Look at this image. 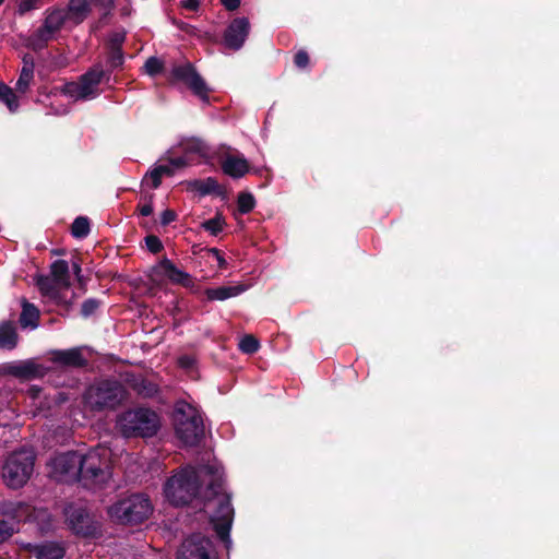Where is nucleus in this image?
I'll return each instance as SVG.
<instances>
[{"label":"nucleus","mask_w":559,"mask_h":559,"mask_svg":"<svg viewBox=\"0 0 559 559\" xmlns=\"http://www.w3.org/2000/svg\"><path fill=\"white\" fill-rule=\"evenodd\" d=\"M223 473L219 467L206 465L199 468L187 466L176 473L165 484V496L167 500L175 506L189 503L199 492L201 484L209 483V490L213 498L209 499L205 507L210 510L213 506L217 507L211 521L217 536L229 544V531L234 516V509L230 499L222 489Z\"/></svg>","instance_id":"1"},{"label":"nucleus","mask_w":559,"mask_h":559,"mask_svg":"<svg viewBox=\"0 0 559 559\" xmlns=\"http://www.w3.org/2000/svg\"><path fill=\"white\" fill-rule=\"evenodd\" d=\"M127 399L126 388L119 381L104 380L91 384L83 394L85 412L98 413L118 407Z\"/></svg>","instance_id":"2"},{"label":"nucleus","mask_w":559,"mask_h":559,"mask_svg":"<svg viewBox=\"0 0 559 559\" xmlns=\"http://www.w3.org/2000/svg\"><path fill=\"white\" fill-rule=\"evenodd\" d=\"M109 451L105 448L92 449L80 454L79 480L87 488H95L110 479Z\"/></svg>","instance_id":"3"},{"label":"nucleus","mask_w":559,"mask_h":559,"mask_svg":"<svg viewBox=\"0 0 559 559\" xmlns=\"http://www.w3.org/2000/svg\"><path fill=\"white\" fill-rule=\"evenodd\" d=\"M116 427L127 438L151 437L159 428V418L155 412L148 408H133L118 416Z\"/></svg>","instance_id":"4"},{"label":"nucleus","mask_w":559,"mask_h":559,"mask_svg":"<svg viewBox=\"0 0 559 559\" xmlns=\"http://www.w3.org/2000/svg\"><path fill=\"white\" fill-rule=\"evenodd\" d=\"M174 425L177 437L186 445L198 444L204 435L200 412L185 401H179L175 406Z\"/></svg>","instance_id":"5"},{"label":"nucleus","mask_w":559,"mask_h":559,"mask_svg":"<svg viewBox=\"0 0 559 559\" xmlns=\"http://www.w3.org/2000/svg\"><path fill=\"white\" fill-rule=\"evenodd\" d=\"M153 512L151 500L141 493L123 498L108 508L109 516L122 524H138L147 520Z\"/></svg>","instance_id":"6"},{"label":"nucleus","mask_w":559,"mask_h":559,"mask_svg":"<svg viewBox=\"0 0 559 559\" xmlns=\"http://www.w3.org/2000/svg\"><path fill=\"white\" fill-rule=\"evenodd\" d=\"M41 294L58 305H69L66 294L70 287L69 265L64 260L51 264L50 276L40 277L37 282Z\"/></svg>","instance_id":"7"},{"label":"nucleus","mask_w":559,"mask_h":559,"mask_svg":"<svg viewBox=\"0 0 559 559\" xmlns=\"http://www.w3.org/2000/svg\"><path fill=\"white\" fill-rule=\"evenodd\" d=\"M35 456L32 451L20 450L11 453L2 468L4 483L11 488H20L29 479L34 468Z\"/></svg>","instance_id":"8"},{"label":"nucleus","mask_w":559,"mask_h":559,"mask_svg":"<svg viewBox=\"0 0 559 559\" xmlns=\"http://www.w3.org/2000/svg\"><path fill=\"white\" fill-rule=\"evenodd\" d=\"M104 78V70L99 67L91 69L79 81L64 84L62 92L74 100H88L99 95V84Z\"/></svg>","instance_id":"9"},{"label":"nucleus","mask_w":559,"mask_h":559,"mask_svg":"<svg viewBox=\"0 0 559 559\" xmlns=\"http://www.w3.org/2000/svg\"><path fill=\"white\" fill-rule=\"evenodd\" d=\"M171 74L175 80L183 82L202 102H209L212 90L190 62L175 66Z\"/></svg>","instance_id":"10"},{"label":"nucleus","mask_w":559,"mask_h":559,"mask_svg":"<svg viewBox=\"0 0 559 559\" xmlns=\"http://www.w3.org/2000/svg\"><path fill=\"white\" fill-rule=\"evenodd\" d=\"M50 474L60 481L79 480L80 453L67 452L57 454L50 461Z\"/></svg>","instance_id":"11"},{"label":"nucleus","mask_w":559,"mask_h":559,"mask_svg":"<svg viewBox=\"0 0 559 559\" xmlns=\"http://www.w3.org/2000/svg\"><path fill=\"white\" fill-rule=\"evenodd\" d=\"M211 540L201 534H194L182 542L177 559H211Z\"/></svg>","instance_id":"12"},{"label":"nucleus","mask_w":559,"mask_h":559,"mask_svg":"<svg viewBox=\"0 0 559 559\" xmlns=\"http://www.w3.org/2000/svg\"><path fill=\"white\" fill-rule=\"evenodd\" d=\"M250 31V23L246 17H237L228 25L224 34L226 47L238 50L242 47Z\"/></svg>","instance_id":"13"},{"label":"nucleus","mask_w":559,"mask_h":559,"mask_svg":"<svg viewBox=\"0 0 559 559\" xmlns=\"http://www.w3.org/2000/svg\"><path fill=\"white\" fill-rule=\"evenodd\" d=\"M66 516L70 528L76 534L87 536L94 532L92 519L84 508L69 506Z\"/></svg>","instance_id":"14"},{"label":"nucleus","mask_w":559,"mask_h":559,"mask_svg":"<svg viewBox=\"0 0 559 559\" xmlns=\"http://www.w3.org/2000/svg\"><path fill=\"white\" fill-rule=\"evenodd\" d=\"M5 373L12 374L22 379H33L44 376V367L34 364L33 361L10 362L3 366Z\"/></svg>","instance_id":"15"},{"label":"nucleus","mask_w":559,"mask_h":559,"mask_svg":"<svg viewBox=\"0 0 559 559\" xmlns=\"http://www.w3.org/2000/svg\"><path fill=\"white\" fill-rule=\"evenodd\" d=\"M183 154L192 163L194 160H207L211 158L209 146L200 139L191 138L180 143Z\"/></svg>","instance_id":"16"},{"label":"nucleus","mask_w":559,"mask_h":559,"mask_svg":"<svg viewBox=\"0 0 559 559\" xmlns=\"http://www.w3.org/2000/svg\"><path fill=\"white\" fill-rule=\"evenodd\" d=\"M25 548L32 556L37 559H62L64 556V548L53 542H46L41 544H27Z\"/></svg>","instance_id":"17"},{"label":"nucleus","mask_w":559,"mask_h":559,"mask_svg":"<svg viewBox=\"0 0 559 559\" xmlns=\"http://www.w3.org/2000/svg\"><path fill=\"white\" fill-rule=\"evenodd\" d=\"M158 267L163 270V272L167 275L170 282L175 284H180L186 288L194 289L195 283L190 274L187 272L179 270L176 265L168 259H164L160 261Z\"/></svg>","instance_id":"18"},{"label":"nucleus","mask_w":559,"mask_h":559,"mask_svg":"<svg viewBox=\"0 0 559 559\" xmlns=\"http://www.w3.org/2000/svg\"><path fill=\"white\" fill-rule=\"evenodd\" d=\"M222 169L233 178H241L249 171V164L241 155H227L222 162Z\"/></svg>","instance_id":"19"},{"label":"nucleus","mask_w":559,"mask_h":559,"mask_svg":"<svg viewBox=\"0 0 559 559\" xmlns=\"http://www.w3.org/2000/svg\"><path fill=\"white\" fill-rule=\"evenodd\" d=\"M52 361L68 367H82L86 365L80 348H71L67 350H55L52 353Z\"/></svg>","instance_id":"20"},{"label":"nucleus","mask_w":559,"mask_h":559,"mask_svg":"<svg viewBox=\"0 0 559 559\" xmlns=\"http://www.w3.org/2000/svg\"><path fill=\"white\" fill-rule=\"evenodd\" d=\"M248 289V286L245 284H238L234 286H222L217 288H207L205 289V296L207 300H226L231 297H236Z\"/></svg>","instance_id":"21"},{"label":"nucleus","mask_w":559,"mask_h":559,"mask_svg":"<svg viewBox=\"0 0 559 559\" xmlns=\"http://www.w3.org/2000/svg\"><path fill=\"white\" fill-rule=\"evenodd\" d=\"M90 12V0H70L66 14L74 23H81L87 17Z\"/></svg>","instance_id":"22"},{"label":"nucleus","mask_w":559,"mask_h":559,"mask_svg":"<svg viewBox=\"0 0 559 559\" xmlns=\"http://www.w3.org/2000/svg\"><path fill=\"white\" fill-rule=\"evenodd\" d=\"M33 78H34V63L32 60L28 61L25 57L24 66L21 70L20 76L16 82V86H15L16 91L19 93L24 94L28 90L29 84L33 81Z\"/></svg>","instance_id":"23"},{"label":"nucleus","mask_w":559,"mask_h":559,"mask_svg":"<svg viewBox=\"0 0 559 559\" xmlns=\"http://www.w3.org/2000/svg\"><path fill=\"white\" fill-rule=\"evenodd\" d=\"M55 34L56 33H53L50 28H47V25L44 24L31 36L29 46L34 50H39L55 37Z\"/></svg>","instance_id":"24"},{"label":"nucleus","mask_w":559,"mask_h":559,"mask_svg":"<svg viewBox=\"0 0 559 559\" xmlns=\"http://www.w3.org/2000/svg\"><path fill=\"white\" fill-rule=\"evenodd\" d=\"M22 306H23V310H22L21 318H20L21 325L23 328H27V326L36 328L37 321L39 318L38 309L34 305H32L27 301H23Z\"/></svg>","instance_id":"25"},{"label":"nucleus","mask_w":559,"mask_h":559,"mask_svg":"<svg viewBox=\"0 0 559 559\" xmlns=\"http://www.w3.org/2000/svg\"><path fill=\"white\" fill-rule=\"evenodd\" d=\"M17 335L13 324L4 322L0 324V347L12 349L16 345Z\"/></svg>","instance_id":"26"},{"label":"nucleus","mask_w":559,"mask_h":559,"mask_svg":"<svg viewBox=\"0 0 559 559\" xmlns=\"http://www.w3.org/2000/svg\"><path fill=\"white\" fill-rule=\"evenodd\" d=\"M190 187L193 190L200 192L202 195L215 192L219 188L217 181L212 177H209L204 180H194L190 182Z\"/></svg>","instance_id":"27"},{"label":"nucleus","mask_w":559,"mask_h":559,"mask_svg":"<svg viewBox=\"0 0 559 559\" xmlns=\"http://www.w3.org/2000/svg\"><path fill=\"white\" fill-rule=\"evenodd\" d=\"M66 19H68L66 11L53 10L47 15L44 24H46L47 28H50L53 33H57L63 25Z\"/></svg>","instance_id":"28"},{"label":"nucleus","mask_w":559,"mask_h":559,"mask_svg":"<svg viewBox=\"0 0 559 559\" xmlns=\"http://www.w3.org/2000/svg\"><path fill=\"white\" fill-rule=\"evenodd\" d=\"M0 102H3L10 111H15L19 107L15 93L11 87L3 83H0Z\"/></svg>","instance_id":"29"},{"label":"nucleus","mask_w":559,"mask_h":559,"mask_svg":"<svg viewBox=\"0 0 559 559\" xmlns=\"http://www.w3.org/2000/svg\"><path fill=\"white\" fill-rule=\"evenodd\" d=\"M224 226L225 219L219 213H217L213 218L207 219L201 224V227L213 236H216L218 233H221Z\"/></svg>","instance_id":"30"},{"label":"nucleus","mask_w":559,"mask_h":559,"mask_svg":"<svg viewBox=\"0 0 559 559\" xmlns=\"http://www.w3.org/2000/svg\"><path fill=\"white\" fill-rule=\"evenodd\" d=\"M237 204L239 212L246 214L254 209L255 200L251 193L241 192L238 195Z\"/></svg>","instance_id":"31"},{"label":"nucleus","mask_w":559,"mask_h":559,"mask_svg":"<svg viewBox=\"0 0 559 559\" xmlns=\"http://www.w3.org/2000/svg\"><path fill=\"white\" fill-rule=\"evenodd\" d=\"M90 233V223L86 217H78L72 224V235L76 238H84Z\"/></svg>","instance_id":"32"},{"label":"nucleus","mask_w":559,"mask_h":559,"mask_svg":"<svg viewBox=\"0 0 559 559\" xmlns=\"http://www.w3.org/2000/svg\"><path fill=\"white\" fill-rule=\"evenodd\" d=\"M259 347L258 340L252 335H246L239 342V349L245 354H253L258 352Z\"/></svg>","instance_id":"33"},{"label":"nucleus","mask_w":559,"mask_h":559,"mask_svg":"<svg viewBox=\"0 0 559 559\" xmlns=\"http://www.w3.org/2000/svg\"><path fill=\"white\" fill-rule=\"evenodd\" d=\"M16 531V525L11 521H0V544L10 538Z\"/></svg>","instance_id":"34"},{"label":"nucleus","mask_w":559,"mask_h":559,"mask_svg":"<svg viewBox=\"0 0 559 559\" xmlns=\"http://www.w3.org/2000/svg\"><path fill=\"white\" fill-rule=\"evenodd\" d=\"M144 67L148 74L154 75L162 70V62L157 58L151 57L145 62Z\"/></svg>","instance_id":"35"},{"label":"nucleus","mask_w":559,"mask_h":559,"mask_svg":"<svg viewBox=\"0 0 559 559\" xmlns=\"http://www.w3.org/2000/svg\"><path fill=\"white\" fill-rule=\"evenodd\" d=\"M145 243H146L147 249L153 253L159 252L163 248V245H162L160 240L158 239V237L153 236V235H150L145 238Z\"/></svg>","instance_id":"36"},{"label":"nucleus","mask_w":559,"mask_h":559,"mask_svg":"<svg viewBox=\"0 0 559 559\" xmlns=\"http://www.w3.org/2000/svg\"><path fill=\"white\" fill-rule=\"evenodd\" d=\"M162 175L154 167L145 177V181L146 183H148V181H151V186L152 188L156 189L159 187L160 185V181H162Z\"/></svg>","instance_id":"37"},{"label":"nucleus","mask_w":559,"mask_h":559,"mask_svg":"<svg viewBox=\"0 0 559 559\" xmlns=\"http://www.w3.org/2000/svg\"><path fill=\"white\" fill-rule=\"evenodd\" d=\"M191 163L188 157L183 154L181 157L168 158V164L175 171L176 169L182 168Z\"/></svg>","instance_id":"38"},{"label":"nucleus","mask_w":559,"mask_h":559,"mask_svg":"<svg viewBox=\"0 0 559 559\" xmlns=\"http://www.w3.org/2000/svg\"><path fill=\"white\" fill-rule=\"evenodd\" d=\"M98 301L95 299H87L82 305V313L84 317L91 316L97 308Z\"/></svg>","instance_id":"39"},{"label":"nucleus","mask_w":559,"mask_h":559,"mask_svg":"<svg viewBox=\"0 0 559 559\" xmlns=\"http://www.w3.org/2000/svg\"><path fill=\"white\" fill-rule=\"evenodd\" d=\"M309 63V56L306 51L300 50L295 56V64L298 68H306Z\"/></svg>","instance_id":"40"},{"label":"nucleus","mask_w":559,"mask_h":559,"mask_svg":"<svg viewBox=\"0 0 559 559\" xmlns=\"http://www.w3.org/2000/svg\"><path fill=\"white\" fill-rule=\"evenodd\" d=\"M176 218V214L171 210H166L163 212L160 221L163 225H168L169 223L174 222Z\"/></svg>","instance_id":"41"},{"label":"nucleus","mask_w":559,"mask_h":559,"mask_svg":"<svg viewBox=\"0 0 559 559\" xmlns=\"http://www.w3.org/2000/svg\"><path fill=\"white\" fill-rule=\"evenodd\" d=\"M155 168L160 173L162 176H171L174 174V170L169 164L157 165Z\"/></svg>","instance_id":"42"},{"label":"nucleus","mask_w":559,"mask_h":559,"mask_svg":"<svg viewBox=\"0 0 559 559\" xmlns=\"http://www.w3.org/2000/svg\"><path fill=\"white\" fill-rule=\"evenodd\" d=\"M223 5L227 9V10H236L239 4H240V0H221Z\"/></svg>","instance_id":"43"},{"label":"nucleus","mask_w":559,"mask_h":559,"mask_svg":"<svg viewBox=\"0 0 559 559\" xmlns=\"http://www.w3.org/2000/svg\"><path fill=\"white\" fill-rule=\"evenodd\" d=\"M211 252L215 255L218 266H219L221 269L226 267L227 262H226V260L222 257V254L219 253V251H218L217 249H212V250H211Z\"/></svg>","instance_id":"44"},{"label":"nucleus","mask_w":559,"mask_h":559,"mask_svg":"<svg viewBox=\"0 0 559 559\" xmlns=\"http://www.w3.org/2000/svg\"><path fill=\"white\" fill-rule=\"evenodd\" d=\"M139 211L142 216H150L153 213V206L151 203H146L141 205Z\"/></svg>","instance_id":"45"},{"label":"nucleus","mask_w":559,"mask_h":559,"mask_svg":"<svg viewBox=\"0 0 559 559\" xmlns=\"http://www.w3.org/2000/svg\"><path fill=\"white\" fill-rule=\"evenodd\" d=\"M95 2L105 10H110L114 7V0H95Z\"/></svg>","instance_id":"46"},{"label":"nucleus","mask_w":559,"mask_h":559,"mask_svg":"<svg viewBox=\"0 0 559 559\" xmlns=\"http://www.w3.org/2000/svg\"><path fill=\"white\" fill-rule=\"evenodd\" d=\"M112 62L115 66H118L122 62V55L120 50H116L114 52Z\"/></svg>","instance_id":"47"},{"label":"nucleus","mask_w":559,"mask_h":559,"mask_svg":"<svg viewBox=\"0 0 559 559\" xmlns=\"http://www.w3.org/2000/svg\"><path fill=\"white\" fill-rule=\"evenodd\" d=\"M183 5L188 9H195L198 7V1L197 0H185L183 1Z\"/></svg>","instance_id":"48"},{"label":"nucleus","mask_w":559,"mask_h":559,"mask_svg":"<svg viewBox=\"0 0 559 559\" xmlns=\"http://www.w3.org/2000/svg\"><path fill=\"white\" fill-rule=\"evenodd\" d=\"M122 41H123V35L115 34V35L112 36V43H114L115 45H119V44H121Z\"/></svg>","instance_id":"49"},{"label":"nucleus","mask_w":559,"mask_h":559,"mask_svg":"<svg viewBox=\"0 0 559 559\" xmlns=\"http://www.w3.org/2000/svg\"><path fill=\"white\" fill-rule=\"evenodd\" d=\"M179 361L182 367H189L192 364V360L189 357H182Z\"/></svg>","instance_id":"50"},{"label":"nucleus","mask_w":559,"mask_h":559,"mask_svg":"<svg viewBox=\"0 0 559 559\" xmlns=\"http://www.w3.org/2000/svg\"><path fill=\"white\" fill-rule=\"evenodd\" d=\"M73 270H74V272H75L76 274H79V273L81 272V267H80V265H79L78 263H75V262L73 263Z\"/></svg>","instance_id":"51"},{"label":"nucleus","mask_w":559,"mask_h":559,"mask_svg":"<svg viewBox=\"0 0 559 559\" xmlns=\"http://www.w3.org/2000/svg\"><path fill=\"white\" fill-rule=\"evenodd\" d=\"M4 0H0V4L3 2Z\"/></svg>","instance_id":"52"}]
</instances>
